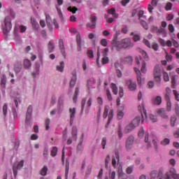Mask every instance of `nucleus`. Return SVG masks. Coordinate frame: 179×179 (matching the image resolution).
<instances>
[{
	"instance_id": "1",
	"label": "nucleus",
	"mask_w": 179,
	"mask_h": 179,
	"mask_svg": "<svg viewBox=\"0 0 179 179\" xmlns=\"http://www.w3.org/2000/svg\"><path fill=\"white\" fill-rule=\"evenodd\" d=\"M9 13L10 15L6 16L4 18L3 24L2 25L4 34L9 33V31L12 30V19H15V17H16V14H15V11H13L12 8H6L4 10V13Z\"/></svg>"
},
{
	"instance_id": "2",
	"label": "nucleus",
	"mask_w": 179,
	"mask_h": 179,
	"mask_svg": "<svg viewBox=\"0 0 179 179\" xmlns=\"http://www.w3.org/2000/svg\"><path fill=\"white\" fill-rule=\"evenodd\" d=\"M23 166H24V160L15 162L13 164V173L14 174V177H16V176H17V172L20 171L21 169H23Z\"/></svg>"
},
{
	"instance_id": "3",
	"label": "nucleus",
	"mask_w": 179,
	"mask_h": 179,
	"mask_svg": "<svg viewBox=\"0 0 179 179\" xmlns=\"http://www.w3.org/2000/svg\"><path fill=\"white\" fill-rule=\"evenodd\" d=\"M162 70L160 69L159 65H156L155 66V69H154V78L155 80L157 83H159V85H160L161 81H162Z\"/></svg>"
},
{
	"instance_id": "4",
	"label": "nucleus",
	"mask_w": 179,
	"mask_h": 179,
	"mask_svg": "<svg viewBox=\"0 0 179 179\" xmlns=\"http://www.w3.org/2000/svg\"><path fill=\"white\" fill-rule=\"evenodd\" d=\"M33 113V106H29L27 108L25 125L26 127H31V114Z\"/></svg>"
},
{
	"instance_id": "5",
	"label": "nucleus",
	"mask_w": 179,
	"mask_h": 179,
	"mask_svg": "<svg viewBox=\"0 0 179 179\" xmlns=\"http://www.w3.org/2000/svg\"><path fill=\"white\" fill-rule=\"evenodd\" d=\"M170 175L174 179H179V175L176 173V169L173 168L169 170V173H165V176H164V179H171Z\"/></svg>"
},
{
	"instance_id": "6",
	"label": "nucleus",
	"mask_w": 179,
	"mask_h": 179,
	"mask_svg": "<svg viewBox=\"0 0 179 179\" xmlns=\"http://www.w3.org/2000/svg\"><path fill=\"white\" fill-rule=\"evenodd\" d=\"M111 48L112 50H115L116 51L119 52L120 50L123 48L122 42L117 41H113L111 43Z\"/></svg>"
},
{
	"instance_id": "7",
	"label": "nucleus",
	"mask_w": 179,
	"mask_h": 179,
	"mask_svg": "<svg viewBox=\"0 0 179 179\" xmlns=\"http://www.w3.org/2000/svg\"><path fill=\"white\" fill-rule=\"evenodd\" d=\"M126 85L128 86V88L130 91H135L136 90V83L131 79L126 80Z\"/></svg>"
},
{
	"instance_id": "8",
	"label": "nucleus",
	"mask_w": 179,
	"mask_h": 179,
	"mask_svg": "<svg viewBox=\"0 0 179 179\" xmlns=\"http://www.w3.org/2000/svg\"><path fill=\"white\" fill-rule=\"evenodd\" d=\"M76 115V108H69L70 125H72L73 124V121H75Z\"/></svg>"
},
{
	"instance_id": "9",
	"label": "nucleus",
	"mask_w": 179,
	"mask_h": 179,
	"mask_svg": "<svg viewBox=\"0 0 179 179\" xmlns=\"http://www.w3.org/2000/svg\"><path fill=\"white\" fill-rule=\"evenodd\" d=\"M122 44L124 49L131 48L133 47V43L129 38L122 39Z\"/></svg>"
},
{
	"instance_id": "10",
	"label": "nucleus",
	"mask_w": 179,
	"mask_h": 179,
	"mask_svg": "<svg viewBox=\"0 0 179 179\" xmlns=\"http://www.w3.org/2000/svg\"><path fill=\"white\" fill-rule=\"evenodd\" d=\"M0 86L1 92H5V89L6 88V76L5 75L1 76Z\"/></svg>"
},
{
	"instance_id": "11",
	"label": "nucleus",
	"mask_w": 179,
	"mask_h": 179,
	"mask_svg": "<svg viewBox=\"0 0 179 179\" xmlns=\"http://www.w3.org/2000/svg\"><path fill=\"white\" fill-rule=\"evenodd\" d=\"M128 176L122 171V166L120 165L118 167V179H127Z\"/></svg>"
},
{
	"instance_id": "12",
	"label": "nucleus",
	"mask_w": 179,
	"mask_h": 179,
	"mask_svg": "<svg viewBox=\"0 0 179 179\" xmlns=\"http://www.w3.org/2000/svg\"><path fill=\"white\" fill-rule=\"evenodd\" d=\"M57 2L58 5H56V9L57 10L59 18L62 19V11H61V8L59 6L64 3V0H57Z\"/></svg>"
},
{
	"instance_id": "13",
	"label": "nucleus",
	"mask_w": 179,
	"mask_h": 179,
	"mask_svg": "<svg viewBox=\"0 0 179 179\" xmlns=\"http://www.w3.org/2000/svg\"><path fill=\"white\" fill-rule=\"evenodd\" d=\"M134 141V138L132 136H130L126 141V148L127 150H130L132 148V145Z\"/></svg>"
},
{
	"instance_id": "14",
	"label": "nucleus",
	"mask_w": 179,
	"mask_h": 179,
	"mask_svg": "<svg viewBox=\"0 0 179 179\" xmlns=\"http://www.w3.org/2000/svg\"><path fill=\"white\" fill-rule=\"evenodd\" d=\"M90 29H95L96 28V22H97V17H96L95 15H91L90 17Z\"/></svg>"
},
{
	"instance_id": "15",
	"label": "nucleus",
	"mask_w": 179,
	"mask_h": 179,
	"mask_svg": "<svg viewBox=\"0 0 179 179\" xmlns=\"http://www.w3.org/2000/svg\"><path fill=\"white\" fill-rule=\"evenodd\" d=\"M157 113H158V115H159V116H161V117H162L164 119H169V116L166 114L165 109H164V108L158 109Z\"/></svg>"
},
{
	"instance_id": "16",
	"label": "nucleus",
	"mask_w": 179,
	"mask_h": 179,
	"mask_svg": "<svg viewBox=\"0 0 179 179\" xmlns=\"http://www.w3.org/2000/svg\"><path fill=\"white\" fill-rule=\"evenodd\" d=\"M157 36H162V37H166L167 36V32L166 29L163 27H158L157 32Z\"/></svg>"
},
{
	"instance_id": "17",
	"label": "nucleus",
	"mask_w": 179,
	"mask_h": 179,
	"mask_svg": "<svg viewBox=\"0 0 179 179\" xmlns=\"http://www.w3.org/2000/svg\"><path fill=\"white\" fill-rule=\"evenodd\" d=\"M59 47L63 57H65V46L64 45V41L62 39L59 40Z\"/></svg>"
},
{
	"instance_id": "18",
	"label": "nucleus",
	"mask_w": 179,
	"mask_h": 179,
	"mask_svg": "<svg viewBox=\"0 0 179 179\" xmlns=\"http://www.w3.org/2000/svg\"><path fill=\"white\" fill-rule=\"evenodd\" d=\"M162 101V96H157L155 98H153L152 100V103L154 105H156V106L161 105Z\"/></svg>"
},
{
	"instance_id": "19",
	"label": "nucleus",
	"mask_w": 179,
	"mask_h": 179,
	"mask_svg": "<svg viewBox=\"0 0 179 179\" xmlns=\"http://www.w3.org/2000/svg\"><path fill=\"white\" fill-rule=\"evenodd\" d=\"M71 135L73 141L78 139V127L73 126L71 131Z\"/></svg>"
},
{
	"instance_id": "20",
	"label": "nucleus",
	"mask_w": 179,
	"mask_h": 179,
	"mask_svg": "<svg viewBox=\"0 0 179 179\" xmlns=\"http://www.w3.org/2000/svg\"><path fill=\"white\" fill-rule=\"evenodd\" d=\"M76 80H77L76 73H73L70 81V87H73V86L76 85Z\"/></svg>"
},
{
	"instance_id": "21",
	"label": "nucleus",
	"mask_w": 179,
	"mask_h": 179,
	"mask_svg": "<svg viewBox=\"0 0 179 179\" xmlns=\"http://www.w3.org/2000/svg\"><path fill=\"white\" fill-rule=\"evenodd\" d=\"M140 121H141V117L140 116H137L136 117H135V119H134L132 120V122H131L134 127L135 128L138 127L139 124H140Z\"/></svg>"
},
{
	"instance_id": "22",
	"label": "nucleus",
	"mask_w": 179,
	"mask_h": 179,
	"mask_svg": "<svg viewBox=\"0 0 179 179\" xmlns=\"http://www.w3.org/2000/svg\"><path fill=\"white\" fill-rule=\"evenodd\" d=\"M113 117V109H110L108 115V120L107 124H106V128L108 127V125L110 123V121L112 120Z\"/></svg>"
},
{
	"instance_id": "23",
	"label": "nucleus",
	"mask_w": 179,
	"mask_h": 179,
	"mask_svg": "<svg viewBox=\"0 0 179 179\" xmlns=\"http://www.w3.org/2000/svg\"><path fill=\"white\" fill-rule=\"evenodd\" d=\"M65 66V64L64 63V62H61L59 63V64H58L57 66H56V69L57 71H58L59 72H63L64 71V68Z\"/></svg>"
},
{
	"instance_id": "24",
	"label": "nucleus",
	"mask_w": 179,
	"mask_h": 179,
	"mask_svg": "<svg viewBox=\"0 0 179 179\" xmlns=\"http://www.w3.org/2000/svg\"><path fill=\"white\" fill-rule=\"evenodd\" d=\"M48 48L49 52H52L54 51V49L55 48V46L54 45V41H50L49 42Z\"/></svg>"
},
{
	"instance_id": "25",
	"label": "nucleus",
	"mask_w": 179,
	"mask_h": 179,
	"mask_svg": "<svg viewBox=\"0 0 179 179\" xmlns=\"http://www.w3.org/2000/svg\"><path fill=\"white\" fill-rule=\"evenodd\" d=\"M24 67L25 68V69H29V68H30V66H31V62H30V60H29L28 59H25L24 60Z\"/></svg>"
},
{
	"instance_id": "26",
	"label": "nucleus",
	"mask_w": 179,
	"mask_h": 179,
	"mask_svg": "<svg viewBox=\"0 0 179 179\" xmlns=\"http://www.w3.org/2000/svg\"><path fill=\"white\" fill-rule=\"evenodd\" d=\"M3 179H13V176H12V172L7 171L6 173H4L3 176Z\"/></svg>"
},
{
	"instance_id": "27",
	"label": "nucleus",
	"mask_w": 179,
	"mask_h": 179,
	"mask_svg": "<svg viewBox=\"0 0 179 179\" xmlns=\"http://www.w3.org/2000/svg\"><path fill=\"white\" fill-rule=\"evenodd\" d=\"M135 128H136V127L131 123L128 126H127V127L125 129V132L129 133V132L131 131L133 129H134Z\"/></svg>"
},
{
	"instance_id": "28",
	"label": "nucleus",
	"mask_w": 179,
	"mask_h": 179,
	"mask_svg": "<svg viewBox=\"0 0 179 179\" xmlns=\"http://www.w3.org/2000/svg\"><path fill=\"white\" fill-rule=\"evenodd\" d=\"M21 70H22V67H20V64L16 63L14 65V71H15V72H16V73H19V72H20Z\"/></svg>"
},
{
	"instance_id": "29",
	"label": "nucleus",
	"mask_w": 179,
	"mask_h": 179,
	"mask_svg": "<svg viewBox=\"0 0 179 179\" xmlns=\"http://www.w3.org/2000/svg\"><path fill=\"white\" fill-rule=\"evenodd\" d=\"M138 110H139L141 113L143 112V113H144L145 117L147 118V113H146V110H145V106H144V103H142L141 105H139V106H138Z\"/></svg>"
},
{
	"instance_id": "30",
	"label": "nucleus",
	"mask_w": 179,
	"mask_h": 179,
	"mask_svg": "<svg viewBox=\"0 0 179 179\" xmlns=\"http://www.w3.org/2000/svg\"><path fill=\"white\" fill-rule=\"evenodd\" d=\"M79 94V88H76V91H75V93H74V95H73V101L74 103H76V100L78 99V95Z\"/></svg>"
},
{
	"instance_id": "31",
	"label": "nucleus",
	"mask_w": 179,
	"mask_h": 179,
	"mask_svg": "<svg viewBox=\"0 0 179 179\" xmlns=\"http://www.w3.org/2000/svg\"><path fill=\"white\" fill-rule=\"evenodd\" d=\"M77 44H78V50L80 51V34H78L76 36Z\"/></svg>"
},
{
	"instance_id": "32",
	"label": "nucleus",
	"mask_w": 179,
	"mask_h": 179,
	"mask_svg": "<svg viewBox=\"0 0 179 179\" xmlns=\"http://www.w3.org/2000/svg\"><path fill=\"white\" fill-rule=\"evenodd\" d=\"M69 172V162H66L65 178L68 179V173Z\"/></svg>"
},
{
	"instance_id": "33",
	"label": "nucleus",
	"mask_w": 179,
	"mask_h": 179,
	"mask_svg": "<svg viewBox=\"0 0 179 179\" xmlns=\"http://www.w3.org/2000/svg\"><path fill=\"white\" fill-rule=\"evenodd\" d=\"M57 153H58V148L57 147H53L50 153L51 156L55 157Z\"/></svg>"
},
{
	"instance_id": "34",
	"label": "nucleus",
	"mask_w": 179,
	"mask_h": 179,
	"mask_svg": "<svg viewBox=\"0 0 179 179\" xmlns=\"http://www.w3.org/2000/svg\"><path fill=\"white\" fill-rule=\"evenodd\" d=\"M111 88H112V90H113V93L115 95H117L118 90H117V87L116 86V85L114 84V83H112L111 84Z\"/></svg>"
},
{
	"instance_id": "35",
	"label": "nucleus",
	"mask_w": 179,
	"mask_h": 179,
	"mask_svg": "<svg viewBox=\"0 0 179 179\" xmlns=\"http://www.w3.org/2000/svg\"><path fill=\"white\" fill-rule=\"evenodd\" d=\"M47 171H48V168H47V166H43L41 170V176H47Z\"/></svg>"
},
{
	"instance_id": "36",
	"label": "nucleus",
	"mask_w": 179,
	"mask_h": 179,
	"mask_svg": "<svg viewBox=\"0 0 179 179\" xmlns=\"http://www.w3.org/2000/svg\"><path fill=\"white\" fill-rule=\"evenodd\" d=\"M2 111L4 117H6V114H8V104L5 103L3 106Z\"/></svg>"
},
{
	"instance_id": "37",
	"label": "nucleus",
	"mask_w": 179,
	"mask_h": 179,
	"mask_svg": "<svg viewBox=\"0 0 179 179\" xmlns=\"http://www.w3.org/2000/svg\"><path fill=\"white\" fill-rule=\"evenodd\" d=\"M108 111H109V106H108V105H106L104 108V112H103V117L104 119H106L107 117Z\"/></svg>"
},
{
	"instance_id": "38",
	"label": "nucleus",
	"mask_w": 179,
	"mask_h": 179,
	"mask_svg": "<svg viewBox=\"0 0 179 179\" xmlns=\"http://www.w3.org/2000/svg\"><path fill=\"white\" fill-rule=\"evenodd\" d=\"M115 9L114 8H112L108 10V13L112 14L114 17L117 18V15L115 14Z\"/></svg>"
},
{
	"instance_id": "39",
	"label": "nucleus",
	"mask_w": 179,
	"mask_h": 179,
	"mask_svg": "<svg viewBox=\"0 0 179 179\" xmlns=\"http://www.w3.org/2000/svg\"><path fill=\"white\" fill-rule=\"evenodd\" d=\"M163 174H164V169L162 168L159 169L158 175L157 176V179H162L163 178Z\"/></svg>"
},
{
	"instance_id": "40",
	"label": "nucleus",
	"mask_w": 179,
	"mask_h": 179,
	"mask_svg": "<svg viewBox=\"0 0 179 179\" xmlns=\"http://www.w3.org/2000/svg\"><path fill=\"white\" fill-rule=\"evenodd\" d=\"M89 64V61L84 59L83 62V69L86 71L87 69V65Z\"/></svg>"
},
{
	"instance_id": "41",
	"label": "nucleus",
	"mask_w": 179,
	"mask_h": 179,
	"mask_svg": "<svg viewBox=\"0 0 179 179\" xmlns=\"http://www.w3.org/2000/svg\"><path fill=\"white\" fill-rule=\"evenodd\" d=\"M141 53L143 55V58L145 59V61L149 60V56L145 50H141Z\"/></svg>"
},
{
	"instance_id": "42",
	"label": "nucleus",
	"mask_w": 179,
	"mask_h": 179,
	"mask_svg": "<svg viewBox=\"0 0 179 179\" xmlns=\"http://www.w3.org/2000/svg\"><path fill=\"white\" fill-rule=\"evenodd\" d=\"M134 165H131V166L127 167V169H126V173H127V174H131V173H132V172H133V171H134Z\"/></svg>"
},
{
	"instance_id": "43",
	"label": "nucleus",
	"mask_w": 179,
	"mask_h": 179,
	"mask_svg": "<svg viewBox=\"0 0 179 179\" xmlns=\"http://www.w3.org/2000/svg\"><path fill=\"white\" fill-rule=\"evenodd\" d=\"M50 122H51V120H50V119H46L45 121L46 131H48V129H50Z\"/></svg>"
},
{
	"instance_id": "44",
	"label": "nucleus",
	"mask_w": 179,
	"mask_h": 179,
	"mask_svg": "<svg viewBox=\"0 0 179 179\" xmlns=\"http://www.w3.org/2000/svg\"><path fill=\"white\" fill-rule=\"evenodd\" d=\"M166 56H165V59H166V62H171L173 59V56L169 55L167 52H166Z\"/></svg>"
},
{
	"instance_id": "45",
	"label": "nucleus",
	"mask_w": 179,
	"mask_h": 179,
	"mask_svg": "<svg viewBox=\"0 0 179 179\" xmlns=\"http://www.w3.org/2000/svg\"><path fill=\"white\" fill-rule=\"evenodd\" d=\"M176 120L177 118L176 117V116H172L171 117V127H173L175 126Z\"/></svg>"
},
{
	"instance_id": "46",
	"label": "nucleus",
	"mask_w": 179,
	"mask_h": 179,
	"mask_svg": "<svg viewBox=\"0 0 179 179\" xmlns=\"http://www.w3.org/2000/svg\"><path fill=\"white\" fill-rule=\"evenodd\" d=\"M48 148H45L43 150V157H45V159H47V157H48Z\"/></svg>"
},
{
	"instance_id": "47",
	"label": "nucleus",
	"mask_w": 179,
	"mask_h": 179,
	"mask_svg": "<svg viewBox=\"0 0 179 179\" xmlns=\"http://www.w3.org/2000/svg\"><path fill=\"white\" fill-rule=\"evenodd\" d=\"M171 107H172L171 101H167L166 102V111H168V112L171 111Z\"/></svg>"
},
{
	"instance_id": "48",
	"label": "nucleus",
	"mask_w": 179,
	"mask_h": 179,
	"mask_svg": "<svg viewBox=\"0 0 179 179\" xmlns=\"http://www.w3.org/2000/svg\"><path fill=\"white\" fill-rule=\"evenodd\" d=\"M64 101V96H60L59 97L58 103H59V106L61 108L64 106V103H62Z\"/></svg>"
},
{
	"instance_id": "49",
	"label": "nucleus",
	"mask_w": 179,
	"mask_h": 179,
	"mask_svg": "<svg viewBox=\"0 0 179 179\" xmlns=\"http://www.w3.org/2000/svg\"><path fill=\"white\" fill-rule=\"evenodd\" d=\"M158 29L159 27H157L152 26L150 28V31L151 33H155L156 34H157Z\"/></svg>"
},
{
	"instance_id": "50",
	"label": "nucleus",
	"mask_w": 179,
	"mask_h": 179,
	"mask_svg": "<svg viewBox=\"0 0 179 179\" xmlns=\"http://www.w3.org/2000/svg\"><path fill=\"white\" fill-rule=\"evenodd\" d=\"M109 62V59L108 57H103L101 59V63L103 65H105Z\"/></svg>"
},
{
	"instance_id": "51",
	"label": "nucleus",
	"mask_w": 179,
	"mask_h": 179,
	"mask_svg": "<svg viewBox=\"0 0 179 179\" xmlns=\"http://www.w3.org/2000/svg\"><path fill=\"white\" fill-rule=\"evenodd\" d=\"M164 81L169 82V76L167 72H164Z\"/></svg>"
},
{
	"instance_id": "52",
	"label": "nucleus",
	"mask_w": 179,
	"mask_h": 179,
	"mask_svg": "<svg viewBox=\"0 0 179 179\" xmlns=\"http://www.w3.org/2000/svg\"><path fill=\"white\" fill-rule=\"evenodd\" d=\"M170 143V140L169 138H165L164 141H161V145H167Z\"/></svg>"
},
{
	"instance_id": "53",
	"label": "nucleus",
	"mask_w": 179,
	"mask_h": 179,
	"mask_svg": "<svg viewBox=\"0 0 179 179\" xmlns=\"http://www.w3.org/2000/svg\"><path fill=\"white\" fill-rule=\"evenodd\" d=\"M141 24H142L143 27L145 29V30H148V23L144 21V20H142L141 22Z\"/></svg>"
},
{
	"instance_id": "54",
	"label": "nucleus",
	"mask_w": 179,
	"mask_h": 179,
	"mask_svg": "<svg viewBox=\"0 0 179 179\" xmlns=\"http://www.w3.org/2000/svg\"><path fill=\"white\" fill-rule=\"evenodd\" d=\"M100 43L104 48L108 46V42H107L106 39H101L100 41Z\"/></svg>"
},
{
	"instance_id": "55",
	"label": "nucleus",
	"mask_w": 179,
	"mask_h": 179,
	"mask_svg": "<svg viewBox=\"0 0 179 179\" xmlns=\"http://www.w3.org/2000/svg\"><path fill=\"white\" fill-rule=\"evenodd\" d=\"M46 17V23H48V26L51 24V17L48 14H45Z\"/></svg>"
},
{
	"instance_id": "56",
	"label": "nucleus",
	"mask_w": 179,
	"mask_h": 179,
	"mask_svg": "<svg viewBox=\"0 0 179 179\" xmlns=\"http://www.w3.org/2000/svg\"><path fill=\"white\" fill-rule=\"evenodd\" d=\"M173 95H175L176 101H179V93L177 90H173Z\"/></svg>"
},
{
	"instance_id": "57",
	"label": "nucleus",
	"mask_w": 179,
	"mask_h": 179,
	"mask_svg": "<svg viewBox=\"0 0 179 179\" xmlns=\"http://www.w3.org/2000/svg\"><path fill=\"white\" fill-rule=\"evenodd\" d=\"M68 10L70 12H72V13H76V11L78 10V8L76 7H69Z\"/></svg>"
},
{
	"instance_id": "58",
	"label": "nucleus",
	"mask_w": 179,
	"mask_h": 179,
	"mask_svg": "<svg viewBox=\"0 0 179 179\" xmlns=\"http://www.w3.org/2000/svg\"><path fill=\"white\" fill-rule=\"evenodd\" d=\"M146 71H147L146 63L145 62H143V63L142 64V67H141V72L143 73H145Z\"/></svg>"
},
{
	"instance_id": "59",
	"label": "nucleus",
	"mask_w": 179,
	"mask_h": 179,
	"mask_svg": "<svg viewBox=\"0 0 179 179\" xmlns=\"http://www.w3.org/2000/svg\"><path fill=\"white\" fill-rule=\"evenodd\" d=\"M106 94H107V98L108 101H112L113 97H112V95L110 94V92L109 91V90H106Z\"/></svg>"
},
{
	"instance_id": "60",
	"label": "nucleus",
	"mask_w": 179,
	"mask_h": 179,
	"mask_svg": "<svg viewBox=\"0 0 179 179\" xmlns=\"http://www.w3.org/2000/svg\"><path fill=\"white\" fill-rule=\"evenodd\" d=\"M106 141H107V139L106 137L103 138H102V141H101V145H102V148L103 149H105V146L106 145Z\"/></svg>"
},
{
	"instance_id": "61",
	"label": "nucleus",
	"mask_w": 179,
	"mask_h": 179,
	"mask_svg": "<svg viewBox=\"0 0 179 179\" xmlns=\"http://www.w3.org/2000/svg\"><path fill=\"white\" fill-rule=\"evenodd\" d=\"M145 142L148 143V147L149 148L150 146V143L149 142V134H145Z\"/></svg>"
},
{
	"instance_id": "62",
	"label": "nucleus",
	"mask_w": 179,
	"mask_h": 179,
	"mask_svg": "<svg viewBox=\"0 0 179 179\" xmlns=\"http://www.w3.org/2000/svg\"><path fill=\"white\" fill-rule=\"evenodd\" d=\"M157 175V172L156 171H153L150 173L151 179H155Z\"/></svg>"
},
{
	"instance_id": "63",
	"label": "nucleus",
	"mask_w": 179,
	"mask_h": 179,
	"mask_svg": "<svg viewBox=\"0 0 179 179\" xmlns=\"http://www.w3.org/2000/svg\"><path fill=\"white\" fill-rule=\"evenodd\" d=\"M123 116H124L123 112H122V110H118V112H117V118L119 120H121L123 117Z\"/></svg>"
},
{
	"instance_id": "64",
	"label": "nucleus",
	"mask_w": 179,
	"mask_h": 179,
	"mask_svg": "<svg viewBox=\"0 0 179 179\" xmlns=\"http://www.w3.org/2000/svg\"><path fill=\"white\" fill-rule=\"evenodd\" d=\"M150 120L152 122H156L157 121V119L156 116H154V115H150Z\"/></svg>"
}]
</instances>
